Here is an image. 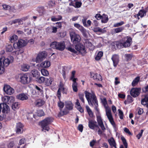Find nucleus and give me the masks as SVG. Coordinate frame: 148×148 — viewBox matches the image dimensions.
<instances>
[{
  "label": "nucleus",
  "instance_id": "cd10ccee",
  "mask_svg": "<svg viewBox=\"0 0 148 148\" xmlns=\"http://www.w3.org/2000/svg\"><path fill=\"white\" fill-rule=\"evenodd\" d=\"M108 143L111 147H114L115 148H116V144L113 137L111 138L108 140Z\"/></svg>",
  "mask_w": 148,
  "mask_h": 148
},
{
  "label": "nucleus",
  "instance_id": "f8f14e48",
  "mask_svg": "<svg viewBox=\"0 0 148 148\" xmlns=\"http://www.w3.org/2000/svg\"><path fill=\"white\" fill-rule=\"evenodd\" d=\"M106 114L111 124L113 126H115V124L111 114V110L110 108H106Z\"/></svg>",
  "mask_w": 148,
  "mask_h": 148
},
{
  "label": "nucleus",
  "instance_id": "a19ab883",
  "mask_svg": "<svg viewBox=\"0 0 148 148\" xmlns=\"http://www.w3.org/2000/svg\"><path fill=\"white\" fill-rule=\"evenodd\" d=\"M75 1V8H80L82 5V3L81 1H78L77 0H74Z\"/></svg>",
  "mask_w": 148,
  "mask_h": 148
},
{
  "label": "nucleus",
  "instance_id": "8fccbe9b",
  "mask_svg": "<svg viewBox=\"0 0 148 148\" xmlns=\"http://www.w3.org/2000/svg\"><path fill=\"white\" fill-rule=\"evenodd\" d=\"M95 106V109L96 111V117H97V116H100L99 110V109L98 108V104Z\"/></svg>",
  "mask_w": 148,
  "mask_h": 148
},
{
  "label": "nucleus",
  "instance_id": "9b49d317",
  "mask_svg": "<svg viewBox=\"0 0 148 148\" xmlns=\"http://www.w3.org/2000/svg\"><path fill=\"white\" fill-rule=\"evenodd\" d=\"M27 44L26 42L23 40L19 39L17 42H16L14 44V47L15 49L17 48H20L23 47Z\"/></svg>",
  "mask_w": 148,
  "mask_h": 148
},
{
  "label": "nucleus",
  "instance_id": "ddd939ff",
  "mask_svg": "<svg viewBox=\"0 0 148 148\" xmlns=\"http://www.w3.org/2000/svg\"><path fill=\"white\" fill-rule=\"evenodd\" d=\"M111 45L112 47H115V45L116 47L119 49L122 48L124 47V45L122 39L118 41H116L112 42Z\"/></svg>",
  "mask_w": 148,
  "mask_h": 148
},
{
  "label": "nucleus",
  "instance_id": "f3484780",
  "mask_svg": "<svg viewBox=\"0 0 148 148\" xmlns=\"http://www.w3.org/2000/svg\"><path fill=\"white\" fill-rule=\"evenodd\" d=\"M3 90L6 94L9 95H12L14 92V90L12 88L7 85L4 86Z\"/></svg>",
  "mask_w": 148,
  "mask_h": 148
},
{
  "label": "nucleus",
  "instance_id": "864d4df0",
  "mask_svg": "<svg viewBox=\"0 0 148 148\" xmlns=\"http://www.w3.org/2000/svg\"><path fill=\"white\" fill-rule=\"evenodd\" d=\"M13 47L11 45H8L6 47V50L8 52H11L13 50Z\"/></svg>",
  "mask_w": 148,
  "mask_h": 148
},
{
  "label": "nucleus",
  "instance_id": "0eeeda50",
  "mask_svg": "<svg viewBox=\"0 0 148 148\" xmlns=\"http://www.w3.org/2000/svg\"><path fill=\"white\" fill-rule=\"evenodd\" d=\"M19 78L20 82L23 84H26L30 82V78L29 75L27 73L20 74Z\"/></svg>",
  "mask_w": 148,
  "mask_h": 148
},
{
  "label": "nucleus",
  "instance_id": "e433bc0d",
  "mask_svg": "<svg viewBox=\"0 0 148 148\" xmlns=\"http://www.w3.org/2000/svg\"><path fill=\"white\" fill-rule=\"evenodd\" d=\"M62 17L60 15L56 16H52L51 17V20L53 21H56L62 19Z\"/></svg>",
  "mask_w": 148,
  "mask_h": 148
},
{
  "label": "nucleus",
  "instance_id": "052dcab7",
  "mask_svg": "<svg viewBox=\"0 0 148 148\" xmlns=\"http://www.w3.org/2000/svg\"><path fill=\"white\" fill-rule=\"evenodd\" d=\"M24 52V50L23 49H20L19 50L16 51L15 53L17 55H19L23 53Z\"/></svg>",
  "mask_w": 148,
  "mask_h": 148
},
{
  "label": "nucleus",
  "instance_id": "13d9d810",
  "mask_svg": "<svg viewBox=\"0 0 148 148\" xmlns=\"http://www.w3.org/2000/svg\"><path fill=\"white\" fill-rule=\"evenodd\" d=\"M127 100L128 103H132L133 101L132 97L130 95L127 96Z\"/></svg>",
  "mask_w": 148,
  "mask_h": 148
},
{
  "label": "nucleus",
  "instance_id": "ea45409f",
  "mask_svg": "<svg viewBox=\"0 0 148 148\" xmlns=\"http://www.w3.org/2000/svg\"><path fill=\"white\" fill-rule=\"evenodd\" d=\"M45 102L42 100L39 99L35 103L36 106H41L44 104Z\"/></svg>",
  "mask_w": 148,
  "mask_h": 148
},
{
  "label": "nucleus",
  "instance_id": "69168bd1",
  "mask_svg": "<svg viewBox=\"0 0 148 148\" xmlns=\"http://www.w3.org/2000/svg\"><path fill=\"white\" fill-rule=\"evenodd\" d=\"M58 106L59 107L60 109H61L63 108L64 106V103L60 101L58 103Z\"/></svg>",
  "mask_w": 148,
  "mask_h": 148
},
{
  "label": "nucleus",
  "instance_id": "a18cd8bd",
  "mask_svg": "<svg viewBox=\"0 0 148 148\" xmlns=\"http://www.w3.org/2000/svg\"><path fill=\"white\" fill-rule=\"evenodd\" d=\"M140 14V16L141 18H143L146 15V12L144 10H141L138 12Z\"/></svg>",
  "mask_w": 148,
  "mask_h": 148
},
{
  "label": "nucleus",
  "instance_id": "c85d7f7f",
  "mask_svg": "<svg viewBox=\"0 0 148 148\" xmlns=\"http://www.w3.org/2000/svg\"><path fill=\"white\" fill-rule=\"evenodd\" d=\"M62 92V93H64V89L63 88V86L62 85L61 83L59 87L58 90V97L59 98L60 96L61 92Z\"/></svg>",
  "mask_w": 148,
  "mask_h": 148
},
{
  "label": "nucleus",
  "instance_id": "1a4fd4ad",
  "mask_svg": "<svg viewBox=\"0 0 148 148\" xmlns=\"http://www.w3.org/2000/svg\"><path fill=\"white\" fill-rule=\"evenodd\" d=\"M2 98L3 103L9 105L12 104L15 101L14 98L13 96H5L2 97Z\"/></svg>",
  "mask_w": 148,
  "mask_h": 148
},
{
  "label": "nucleus",
  "instance_id": "5701e85b",
  "mask_svg": "<svg viewBox=\"0 0 148 148\" xmlns=\"http://www.w3.org/2000/svg\"><path fill=\"white\" fill-rule=\"evenodd\" d=\"M141 103L143 105L146 106L148 105V94L144 95L143 97L141 99Z\"/></svg>",
  "mask_w": 148,
  "mask_h": 148
},
{
  "label": "nucleus",
  "instance_id": "2f4dec72",
  "mask_svg": "<svg viewBox=\"0 0 148 148\" xmlns=\"http://www.w3.org/2000/svg\"><path fill=\"white\" fill-rule=\"evenodd\" d=\"M108 15L105 14H103L101 18V22L102 23H106L108 21Z\"/></svg>",
  "mask_w": 148,
  "mask_h": 148
},
{
  "label": "nucleus",
  "instance_id": "5fc2aeb1",
  "mask_svg": "<svg viewBox=\"0 0 148 148\" xmlns=\"http://www.w3.org/2000/svg\"><path fill=\"white\" fill-rule=\"evenodd\" d=\"M132 57V56L130 54H126L125 55V59L127 61L131 60Z\"/></svg>",
  "mask_w": 148,
  "mask_h": 148
},
{
  "label": "nucleus",
  "instance_id": "7ed1b4c3",
  "mask_svg": "<svg viewBox=\"0 0 148 148\" xmlns=\"http://www.w3.org/2000/svg\"><path fill=\"white\" fill-rule=\"evenodd\" d=\"M53 119L52 117H48L40 122V125L42 128V131H48L49 130V125L53 122Z\"/></svg>",
  "mask_w": 148,
  "mask_h": 148
},
{
  "label": "nucleus",
  "instance_id": "de8ad7c7",
  "mask_svg": "<svg viewBox=\"0 0 148 148\" xmlns=\"http://www.w3.org/2000/svg\"><path fill=\"white\" fill-rule=\"evenodd\" d=\"M41 73L42 75L45 76H47L49 74L48 71L44 69H42L41 70Z\"/></svg>",
  "mask_w": 148,
  "mask_h": 148
},
{
  "label": "nucleus",
  "instance_id": "680f3d73",
  "mask_svg": "<svg viewBox=\"0 0 148 148\" xmlns=\"http://www.w3.org/2000/svg\"><path fill=\"white\" fill-rule=\"evenodd\" d=\"M96 143V141L95 140H93L90 143V146L91 147H93L95 144Z\"/></svg>",
  "mask_w": 148,
  "mask_h": 148
},
{
  "label": "nucleus",
  "instance_id": "58836bf2",
  "mask_svg": "<svg viewBox=\"0 0 148 148\" xmlns=\"http://www.w3.org/2000/svg\"><path fill=\"white\" fill-rule=\"evenodd\" d=\"M29 68V66L26 64H23L21 66V70L24 71H27Z\"/></svg>",
  "mask_w": 148,
  "mask_h": 148
},
{
  "label": "nucleus",
  "instance_id": "20e7f679",
  "mask_svg": "<svg viewBox=\"0 0 148 148\" xmlns=\"http://www.w3.org/2000/svg\"><path fill=\"white\" fill-rule=\"evenodd\" d=\"M14 61V58L12 56H9L7 58L2 56L0 58V63L4 67L8 66L12 63Z\"/></svg>",
  "mask_w": 148,
  "mask_h": 148
},
{
  "label": "nucleus",
  "instance_id": "09e8293b",
  "mask_svg": "<svg viewBox=\"0 0 148 148\" xmlns=\"http://www.w3.org/2000/svg\"><path fill=\"white\" fill-rule=\"evenodd\" d=\"M97 122L98 125L103 123V122L101 116H97L96 117Z\"/></svg>",
  "mask_w": 148,
  "mask_h": 148
},
{
  "label": "nucleus",
  "instance_id": "3c124183",
  "mask_svg": "<svg viewBox=\"0 0 148 148\" xmlns=\"http://www.w3.org/2000/svg\"><path fill=\"white\" fill-rule=\"evenodd\" d=\"M37 115L39 116H41L44 115L45 114L43 111L42 110H39L37 111Z\"/></svg>",
  "mask_w": 148,
  "mask_h": 148
},
{
  "label": "nucleus",
  "instance_id": "f03ea898",
  "mask_svg": "<svg viewBox=\"0 0 148 148\" xmlns=\"http://www.w3.org/2000/svg\"><path fill=\"white\" fill-rule=\"evenodd\" d=\"M86 98L89 105L93 106L98 104V101L94 93H91L86 90L84 92Z\"/></svg>",
  "mask_w": 148,
  "mask_h": 148
},
{
  "label": "nucleus",
  "instance_id": "c756f323",
  "mask_svg": "<svg viewBox=\"0 0 148 148\" xmlns=\"http://www.w3.org/2000/svg\"><path fill=\"white\" fill-rule=\"evenodd\" d=\"M31 73L33 77L36 78H38L39 77L40 73L37 70L35 69L33 70Z\"/></svg>",
  "mask_w": 148,
  "mask_h": 148
},
{
  "label": "nucleus",
  "instance_id": "49530a36",
  "mask_svg": "<svg viewBox=\"0 0 148 148\" xmlns=\"http://www.w3.org/2000/svg\"><path fill=\"white\" fill-rule=\"evenodd\" d=\"M75 71H73L71 73V75L70 78V80L73 81V79H75V80H77V78H75Z\"/></svg>",
  "mask_w": 148,
  "mask_h": 148
},
{
  "label": "nucleus",
  "instance_id": "423d86ee",
  "mask_svg": "<svg viewBox=\"0 0 148 148\" xmlns=\"http://www.w3.org/2000/svg\"><path fill=\"white\" fill-rule=\"evenodd\" d=\"M71 42L75 45L79 43L81 40L80 36L75 32H72L70 34Z\"/></svg>",
  "mask_w": 148,
  "mask_h": 148
},
{
  "label": "nucleus",
  "instance_id": "0e129e2a",
  "mask_svg": "<svg viewBox=\"0 0 148 148\" xmlns=\"http://www.w3.org/2000/svg\"><path fill=\"white\" fill-rule=\"evenodd\" d=\"M83 126L82 124H79L78 127V130L81 132H82L83 130Z\"/></svg>",
  "mask_w": 148,
  "mask_h": 148
},
{
  "label": "nucleus",
  "instance_id": "c03bdc74",
  "mask_svg": "<svg viewBox=\"0 0 148 148\" xmlns=\"http://www.w3.org/2000/svg\"><path fill=\"white\" fill-rule=\"evenodd\" d=\"M121 139L122 140L123 144L125 146V148H127L128 144L127 143V142L126 139L123 136L121 137Z\"/></svg>",
  "mask_w": 148,
  "mask_h": 148
},
{
  "label": "nucleus",
  "instance_id": "393cba45",
  "mask_svg": "<svg viewBox=\"0 0 148 148\" xmlns=\"http://www.w3.org/2000/svg\"><path fill=\"white\" fill-rule=\"evenodd\" d=\"M17 99L21 100H24L28 99V97L25 94H21L16 96Z\"/></svg>",
  "mask_w": 148,
  "mask_h": 148
},
{
  "label": "nucleus",
  "instance_id": "bf43d9fd",
  "mask_svg": "<svg viewBox=\"0 0 148 148\" xmlns=\"http://www.w3.org/2000/svg\"><path fill=\"white\" fill-rule=\"evenodd\" d=\"M4 66L0 63V74L3 73L4 71Z\"/></svg>",
  "mask_w": 148,
  "mask_h": 148
},
{
  "label": "nucleus",
  "instance_id": "6ab92c4d",
  "mask_svg": "<svg viewBox=\"0 0 148 148\" xmlns=\"http://www.w3.org/2000/svg\"><path fill=\"white\" fill-rule=\"evenodd\" d=\"M88 126L92 130H94L95 128H99L96 121L93 120L89 121Z\"/></svg>",
  "mask_w": 148,
  "mask_h": 148
},
{
  "label": "nucleus",
  "instance_id": "4c0bfd02",
  "mask_svg": "<svg viewBox=\"0 0 148 148\" xmlns=\"http://www.w3.org/2000/svg\"><path fill=\"white\" fill-rule=\"evenodd\" d=\"M140 77H136L133 81L132 84L133 86H134L136 85L139 82L140 80Z\"/></svg>",
  "mask_w": 148,
  "mask_h": 148
},
{
  "label": "nucleus",
  "instance_id": "39448f33",
  "mask_svg": "<svg viewBox=\"0 0 148 148\" xmlns=\"http://www.w3.org/2000/svg\"><path fill=\"white\" fill-rule=\"evenodd\" d=\"M50 47L52 48L62 51L64 49L65 43L64 42H53L50 45Z\"/></svg>",
  "mask_w": 148,
  "mask_h": 148
},
{
  "label": "nucleus",
  "instance_id": "aec40b11",
  "mask_svg": "<svg viewBox=\"0 0 148 148\" xmlns=\"http://www.w3.org/2000/svg\"><path fill=\"white\" fill-rule=\"evenodd\" d=\"M91 77L96 81H102V76L99 74L97 73H90Z\"/></svg>",
  "mask_w": 148,
  "mask_h": 148
},
{
  "label": "nucleus",
  "instance_id": "6e6552de",
  "mask_svg": "<svg viewBox=\"0 0 148 148\" xmlns=\"http://www.w3.org/2000/svg\"><path fill=\"white\" fill-rule=\"evenodd\" d=\"M122 40L123 43L124 47L125 48L130 46L132 42V38L128 36L122 37Z\"/></svg>",
  "mask_w": 148,
  "mask_h": 148
},
{
  "label": "nucleus",
  "instance_id": "37998d69",
  "mask_svg": "<svg viewBox=\"0 0 148 148\" xmlns=\"http://www.w3.org/2000/svg\"><path fill=\"white\" fill-rule=\"evenodd\" d=\"M18 39V36L15 35H14L10 37V40L12 43L16 41Z\"/></svg>",
  "mask_w": 148,
  "mask_h": 148
},
{
  "label": "nucleus",
  "instance_id": "a878e982",
  "mask_svg": "<svg viewBox=\"0 0 148 148\" xmlns=\"http://www.w3.org/2000/svg\"><path fill=\"white\" fill-rule=\"evenodd\" d=\"M65 107L69 110H73V104L72 102L70 101L65 102Z\"/></svg>",
  "mask_w": 148,
  "mask_h": 148
},
{
  "label": "nucleus",
  "instance_id": "79ce46f5",
  "mask_svg": "<svg viewBox=\"0 0 148 148\" xmlns=\"http://www.w3.org/2000/svg\"><path fill=\"white\" fill-rule=\"evenodd\" d=\"M78 95L79 99L83 103H84L85 101L84 98V93L80 92L78 93Z\"/></svg>",
  "mask_w": 148,
  "mask_h": 148
},
{
  "label": "nucleus",
  "instance_id": "bb28decb",
  "mask_svg": "<svg viewBox=\"0 0 148 148\" xmlns=\"http://www.w3.org/2000/svg\"><path fill=\"white\" fill-rule=\"evenodd\" d=\"M72 81L73 83L72 84V87L73 90L75 92H77L78 91V84L76 82V80H75V79H73V81Z\"/></svg>",
  "mask_w": 148,
  "mask_h": 148
},
{
  "label": "nucleus",
  "instance_id": "338daca9",
  "mask_svg": "<svg viewBox=\"0 0 148 148\" xmlns=\"http://www.w3.org/2000/svg\"><path fill=\"white\" fill-rule=\"evenodd\" d=\"M143 132V130H141L140 132L138 134L136 135V137H137L138 139H139L140 138H141V137L142 136Z\"/></svg>",
  "mask_w": 148,
  "mask_h": 148
},
{
  "label": "nucleus",
  "instance_id": "4d7b16f0",
  "mask_svg": "<svg viewBox=\"0 0 148 148\" xmlns=\"http://www.w3.org/2000/svg\"><path fill=\"white\" fill-rule=\"evenodd\" d=\"M137 114L138 115H141L143 112V110L142 108H138L137 110Z\"/></svg>",
  "mask_w": 148,
  "mask_h": 148
},
{
  "label": "nucleus",
  "instance_id": "4468645a",
  "mask_svg": "<svg viewBox=\"0 0 148 148\" xmlns=\"http://www.w3.org/2000/svg\"><path fill=\"white\" fill-rule=\"evenodd\" d=\"M1 111L3 113H8L10 112V107L6 104L1 103L0 104V113Z\"/></svg>",
  "mask_w": 148,
  "mask_h": 148
},
{
  "label": "nucleus",
  "instance_id": "f257e3e1",
  "mask_svg": "<svg viewBox=\"0 0 148 148\" xmlns=\"http://www.w3.org/2000/svg\"><path fill=\"white\" fill-rule=\"evenodd\" d=\"M74 46L75 49L77 51L75 50L74 46L73 45L70 46L67 49L68 51L74 54H77V51H79L82 55L86 53L85 46L82 43H79L74 45Z\"/></svg>",
  "mask_w": 148,
  "mask_h": 148
},
{
  "label": "nucleus",
  "instance_id": "4be33fe9",
  "mask_svg": "<svg viewBox=\"0 0 148 148\" xmlns=\"http://www.w3.org/2000/svg\"><path fill=\"white\" fill-rule=\"evenodd\" d=\"M35 91L39 95L41 96L43 92V88L41 86L35 85Z\"/></svg>",
  "mask_w": 148,
  "mask_h": 148
},
{
  "label": "nucleus",
  "instance_id": "6e6d98bb",
  "mask_svg": "<svg viewBox=\"0 0 148 148\" xmlns=\"http://www.w3.org/2000/svg\"><path fill=\"white\" fill-rule=\"evenodd\" d=\"M46 78L43 77H41L38 79V82L40 83H43L45 81Z\"/></svg>",
  "mask_w": 148,
  "mask_h": 148
},
{
  "label": "nucleus",
  "instance_id": "72a5a7b5",
  "mask_svg": "<svg viewBox=\"0 0 148 148\" xmlns=\"http://www.w3.org/2000/svg\"><path fill=\"white\" fill-rule=\"evenodd\" d=\"M53 80V79L52 78H49L48 79L46 78L45 81L46 85L47 86H50L52 84Z\"/></svg>",
  "mask_w": 148,
  "mask_h": 148
},
{
  "label": "nucleus",
  "instance_id": "dca6fc26",
  "mask_svg": "<svg viewBox=\"0 0 148 148\" xmlns=\"http://www.w3.org/2000/svg\"><path fill=\"white\" fill-rule=\"evenodd\" d=\"M74 25L81 32L84 36L85 37L87 36L86 30L83 26L78 23H75Z\"/></svg>",
  "mask_w": 148,
  "mask_h": 148
},
{
  "label": "nucleus",
  "instance_id": "473e14b6",
  "mask_svg": "<svg viewBox=\"0 0 148 148\" xmlns=\"http://www.w3.org/2000/svg\"><path fill=\"white\" fill-rule=\"evenodd\" d=\"M12 108L14 110L18 109L19 107V103L18 102H15L12 104Z\"/></svg>",
  "mask_w": 148,
  "mask_h": 148
},
{
  "label": "nucleus",
  "instance_id": "9d476101",
  "mask_svg": "<svg viewBox=\"0 0 148 148\" xmlns=\"http://www.w3.org/2000/svg\"><path fill=\"white\" fill-rule=\"evenodd\" d=\"M47 56V53L45 51L40 52L38 54L35 61L37 63H39L45 59Z\"/></svg>",
  "mask_w": 148,
  "mask_h": 148
},
{
  "label": "nucleus",
  "instance_id": "2eb2a0df",
  "mask_svg": "<svg viewBox=\"0 0 148 148\" xmlns=\"http://www.w3.org/2000/svg\"><path fill=\"white\" fill-rule=\"evenodd\" d=\"M140 90V88H133L130 90V94L134 97H136L139 95Z\"/></svg>",
  "mask_w": 148,
  "mask_h": 148
},
{
  "label": "nucleus",
  "instance_id": "b1692460",
  "mask_svg": "<svg viewBox=\"0 0 148 148\" xmlns=\"http://www.w3.org/2000/svg\"><path fill=\"white\" fill-rule=\"evenodd\" d=\"M50 62L48 61L42 62L40 64L41 67L43 68H47L50 66Z\"/></svg>",
  "mask_w": 148,
  "mask_h": 148
},
{
  "label": "nucleus",
  "instance_id": "f704fd0d",
  "mask_svg": "<svg viewBox=\"0 0 148 148\" xmlns=\"http://www.w3.org/2000/svg\"><path fill=\"white\" fill-rule=\"evenodd\" d=\"M103 52L102 51L98 52L97 56H95V59L97 61L99 60L103 56Z\"/></svg>",
  "mask_w": 148,
  "mask_h": 148
},
{
  "label": "nucleus",
  "instance_id": "774afa93",
  "mask_svg": "<svg viewBox=\"0 0 148 148\" xmlns=\"http://www.w3.org/2000/svg\"><path fill=\"white\" fill-rule=\"evenodd\" d=\"M2 6L3 9L5 10H9L11 8L10 6L6 4L3 5Z\"/></svg>",
  "mask_w": 148,
  "mask_h": 148
},
{
  "label": "nucleus",
  "instance_id": "c9c22d12",
  "mask_svg": "<svg viewBox=\"0 0 148 148\" xmlns=\"http://www.w3.org/2000/svg\"><path fill=\"white\" fill-rule=\"evenodd\" d=\"M86 108L89 116L91 118H92L94 116L93 114L89 107L88 106H86Z\"/></svg>",
  "mask_w": 148,
  "mask_h": 148
},
{
  "label": "nucleus",
  "instance_id": "a211bd4d",
  "mask_svg": "<svg viewBox=\"0 0 148 148\" xmlns=\"http://www.w3.org/2000/svg\"><path fill=\"white\" fill-rule=\"evenodd\" d=\"M111 60L113 62V66L116 67L119 62V56L116 54L113 55L111 58Z\"/></svg>",
  "mask_w": 148,
  "mask_h": 148
},
{
  "label": "nucleus",
  "instance_id": "7c9ffc66",
  "mask_svg": "<svg viewBox=\"0 0 148 148\" xmlns=\"http://www.w3.org/2000/svg\"><path fill=\"white\" fill-rule=\"evenodd\" d=\"M124 29V27H119L113 29V32L114 34H116L121 32Z\"/></svg>",
  "mask_w": 148,
  "mask_h": 148
},
{
  "label": "nucleus",
  "instance_id": "e2e57ef3",
  "mask_svg": "<svg viewBox=\"0 0 148 148\" xmlns=\"http://www.w3.org/2000/svg\"><path fill=\"white\" fill-rule=\"evenodd\" d=\"M106 29V27H104L103 29H101L100 28L99 32H100L101 34L105 33L107 32Z\"/></svg>",
  "mask_w": 148,
  "mask_h": 148
},
{
  "label": "nucleus",
  "instance_id": "412c9836",
  "mask_svg": "<svg viewBox=\"0 0 148 148\" xmlns=\"http://www.w3.org/2000/svg\"><path fill=\"white\" fill-rule=\"evenodd\" d=\"M23 127V125L22 123L20 122L17 123L16 125L17 133L18 134L22 133Z\"/></svg>",
  "mask_w": 148,
  "mask_h": 148
},
{
  "label": "nucleus",
  "instance_id": "603ef678",
  "mask_svg": "<svg viewBox=\"0 0 148 148\" xmlns=\"http://www.w3.org/2000/svg\"><path fill=\"white\" fill-rule=\"evenodd\" d=\"M124 24V23L123 21H121L119 23H118L114 24V27H118L119 26H121Z\"/></svg>",
  "mask_w": 148,
  "mask_h": 148
}]
</instances>
